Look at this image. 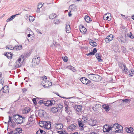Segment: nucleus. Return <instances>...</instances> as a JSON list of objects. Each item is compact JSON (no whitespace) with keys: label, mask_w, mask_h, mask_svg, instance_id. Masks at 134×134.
I'll use <instances>...</instances> for the list:
<instances>
[{"label":"nucleus","mask_w":134,"mask_h":134,"mask_svg":"<svg viewBox=\"0 0 134 134\" xmlns=\"http://www.w3.org/2000/svg\"><path fill=\"white\" fill-rule=\"evenodd\" d=\"M16 131H17L18 133H20L22 132V130L21 128H18L16 129Z\"/></svg>","instance_id":"37"},{"label":"nucleus","mask_w":134,"mask_h":134,"mask_svg":"<svg viewBox=\"0 0 134 134\" xmlns=\"http://www.w3.org/2000/svg\"><path fill=\"white\" fill-rule=\"evenodd\" d=\"M13 131L12 130L10 132H8V133H7V134H13Z\"/></svg>","instance_id":"62"},{"label":"nucleus","mask_w":134,"mask_h":134,"mask_svg":"<svg viewBox=\"0 0 134 134\" xmlns=\"http://www.w3.org/2000/svg\"><path fill=\"white\" fill-rule=\"evenodd\" d=\"M32 100L34 104L35 105H36L37 104L36 99V98H34L32 99Z\"/></svg>","instance_id":"47"},{"label":"nucleus","mask_w":134,"mask_h":134,"mask_svg":"<svg viewBox=\"0 0 134 134\" xmlns=\"http://www.w3.org/2000/svg\"><path fill=\"white\" fill-rule=\"evenodd\" d=\"M24 60V56L23 55H20L18 60L15 63V67L18 68L21 66V65Z\"/></svg>","instance_id":"3"},{"label":"nucleus","mask_w":134,"mask_h":134,"mask_svg":"<svg viewBox=\"0 0 134 134\" xmlns=\"http://www.w3.org/2000/svg\"><path fill=\"white\" fill-rule=\"evenodd\" d=\"M50 110L51 112L53 113H56L59 110V109L58 107H52L50 109Z\"/></svg>","instance_id":"16"},{"label":"nucleus","mask_w":134,"mask_h":134,"mask_svg":"<svg viewBox=\"0 0 134 134\" xmlns=\"http://www.w3.org/2000/svg\"><path fill=\"white\" fill-rule=\"evenodd\" d=\"M45 112L44 110L40 109L38 111V113L39 116L41 117H44V114L45 113Z\"/></svg>","instance_id":"11"},{"label":"nucleus","mask_w":134,"mask_h":134,"mask_svg":"<svg viewBox=\"0 0 134 134\" xmlns=\"http://www.w3.org/2000/svg\"><path fill=\"white\" fill-rule=\"evenodd\" d=\"M82 106L81 105H75L74 107V109L76 111V113L78 114L81 111Z\"/></svg>","instance_id":"7"},{"label":"nucleus","mask_w":134,"mask_h":134,"mask_svg":"<svg viewBox=\"0 0 134 134\" xmlns=\"http://www.w3.org/2000/svg\"><path fill=\"white\" fill-rule=\"evenodd\" d=\"M90 124L92 126H94L96 125V124L94 123V121L93 119L90 120Z\"/></svg>","instance_id":"33"},{"label":"nucleus","mask_w":134,"mask_h":134,"mask_svg":"<svg viewBox=\"0 0 134 134\" xmlns=\"http://www.w3.org/2000/svg\"><path fill=\"white\" fill-rule=\"evenodd\" d=\"M96 56L99 62H101L103 61V60L101 59L102 56L100 54L98 53H97Z\"/></svg>","instance_id":"15"},{"label":"nucleus","mask_w":134,"mask_h":134,"mask_svg":"<svg viewBox=\"0 0 134 134\" xmlns=\"http://www.w3.org/2000/svg\"><path fill=\"white\" fill-rule=\"evenodd\" d=\"M58 133H59L60 134H62L63 131H58Z\"/></svg>","instance_id":"64"},{"label":"nucleus","mask_w":134,"mask_h":134,"mask_svg":"<svg viewBox=\"0 0 134 134\" xmlns=\"http://www.w3.org/2000/svg\"><path fill=\"white\" fill-rule=\"evenodd\" d=\"M102 107L106 111H109L110 108L109 105L104 104L102 105Z\"/></svg>","instance_id":"21"},{"label":"nucleus","mask_w":134,"mask_h":134,"mask_svg":"<svg viewBox=\"0 0 134 134\" xmlns=\"http://www.w3.org/2000/svg\"><path fill=\"white\" fill-rule=\"evenodd\" d=\"M111 125L110 126H107V128L105 127L103 128V131L106 132H109L111 133V130L113 129Z\"/></svg>","instance_id":"9"},{"label":"nucleus","mask_w":134,"mask_h":134,"mask_svg":"<svg viewBox=\"0 0 134 134\" xmlns=\"http://www.w3.org/2000/svg\"><path fill=\"white\" fill-rule=\"evenodd\" d=\"M76 129V126L73 124H72L68 127V129L69 131H70L75 129Z\"/></svg>","instance_id":"14"},{"label":"nucleus","mask_w":134,"mask_h":134,"mask_svg":"<svg viewBox=\"0 0 134 134\" xmlns=\"http://www.w3.org/2000/svg\"><path fill=\"white\" fill-rule=\"evenodd\" d=\"M71 11H70L68 12V15L69 17L71 16L72 15V14L71 13Z\"/></svg>","instance_id":"59"},{"label":"nucleus","mask_w":134,"mask_h":134,"mask_svg":"<svg viewBox=\"0 0 134 134\" xmlns=\"http://www.w3.org/2000/svg\"><path fill=\"white\" fill-rule=\"evenodd\" d=\"M39 130L40 131V132L41 133V134H46V132L43 130H41V129H39Z\"/></svg>","instance_id":"46"},{"label":"nucleus","mask_w":134,"mask_h":134,"mask_svg":"<svg viewBox=\"0 0 134 134\" xmlns=\"http://www.w3.org/2000/svg\"><path fill=\"white\" fill-rule=\"evenodd\" d=\"M51 83L49 81H47V80H43L41 82V85L44 87H48V84L47 83H50L51 84Z\"/></svg>","instance_id":"12"},{"label":"nucleus","mask_w":134,"mask_h":134,"mask_svg":"<svg viewBox=\"0 0 134 134\" xmlns=\"http://www.w3.org/2000/svg\"><path fill=\"white\" fill-rule=\"evenodd\" d=\"M66 68L72 70V71H74V70H75V69H74V68L71 65L68 66H67Z\"/></svg>","instance_id":"34"},{"label":"nucleus","mask_w":134,"mask_h":134,"mask_svg":"<svg viewBox=\"0 0 134 134\" xmlns=\"http://www.w3.org/2000/svg\"><path fill=\"white\" fill-rule=\"evenodd\" d=\"M4 55L8 59H11L12 57V54L11 53L9 52H5Z\"/></svg>","instance_id":"13"},{"label":"nucleus","mask_w":134,"mask_h":134,"mask_svg":"<svg viewBox=\"0 0 134 134\" xmlns=\"http://www.w3.org/2000/svg\"><path fill=\"white\" fill-rule=\"evenodd\" d=\"M92 109L94 111H97L98 110V109L97 108L95 107V106H94L93 107Z\"/></svg>","instance_id":"58"},{"label":"nucleus","mask_w":134,"mask_h":134,"mask_svg":"<svg viewBox=\"0 0 134 134\" xmlns=\"http://www.w3.org/2000/svg\"><path fill=\"white\" fill-rule=\"evenodd\" d=\"M121 65H122L124 68V69H122V71L124 72L125 74H128V69L126 67L125 65L122 64H121Z\"/></svg>","instance_id":"20"},{"label":"nucleus","mask_w":134,"mask_h":134,"mask_svg":"<svg viewBox=\"0 0 134 134\" xmlns=\"http://www.w3.org/2000/svg\"><path fill=\"white\" fill-rule=\"evenodd\" d=\"M97 52V50L96 48H94L93 49V51L91 52H90L88 53L87 54H86L87 56L89 55H94Z\"/></svg>","instance_id":"17"},{"label":"nucleus","mask_w":134,"mask_h":134,"mask_svg":"<svg viewBox=\"0 0 134 134\" xmlns=\"http://www.w3.org/2000/svg\"><path fill=\"white\" fill-rule=\"evenodd\" d=\"M57 95L61 97V98H65V99H70V98H75V97H69V98H66V97H61V96H60V95L58 94V93H57Z\"/></svg>","instance_id":"45"},{"label":"nucleus","mask_w":134,"mask_h":134,"mask_svg":"<svg viewBox=\"0 0 134 134\" xmlns=\"http://www.w3.org/2000/svg\"><path fill=\"white\" fill-rule=\"evenodd\" d=\"M28 120L33 124L34 122V121L33 119L29 118Z\"/></svg>","instance_id":"55"},{"label":"nucleus","mask_w":134,"mask_h":134,"mask_svg":"<svg viewBox=\"0 0 134 134\" xmlns=\"http://www.w3.org/2000/svg\"><path fill=\"white\" fill-rule=\"evenodd\" d=\"M32 124H33V123H32L31 122L29 121L28 120V121L27 122V123L26 125V126H27V127H30V126L32 125Z\"/></svg>","instance_id":"36"},{"label":"nucleus","mask_w":134,"mask_h":134,"mask_svg":"<svg viewBox=\"0 0 134 134\" xmlns=\"http://www.w3.org/2000/svg\"><path fill=\"white\" fill-rule=\"evenodd\" d=\"M133 129L132 128L130 127V128H127L126 129V131L127 132L131 133L133 131Z\"/></svg>","instance_id":"28"},{"label":"nucleus","mask_w":134,"mask_h":134,"mask_svg":"<svg viewBox=\"0 0 134 134\" xmlns=\"http://www.w3.org/2000/svg\"><path fill=\"white\" fill-rule=\"evenodd\" d=\"M80 30L81 33H85L87 31V30L85 27L83 28H80Z\"/></svg>","instance_id":"30"},{"label":"nucleus","mask_w":134,"mask_h":134,"mask_svg":"<svg viewBox=\"0 0 134 134\" xmlns=\"http://www.w3.org/2000/svg\"><path fill=\"white\" fill-rule=\"evenodd\" d=\"M3 88V85L0 83V91H1Z\"/></svg>","instance_id":"56"},{"label":"nucleus","mask_w":134,"mask_h":134,"mask_svg":"<svg viewBox=\"0 0 134 134\" xmlns=\"http://www.w3.org/2000/svg\"><path fill=\"white\" fill-rule=\"evenodd\" d=\"M49 100L50 102V105L51 106L52 105H54L55 104V102L54 100Z\"/></svg>","instance_id":"44"},{"label":"nucleus","mask_w":134,"mask_h":134,"mask_svg":"<svg viewBox=\"0 0 134 134\" xmlns=\"http://www.w3.org/2000/svg\"><path fill=\"white\" fill-rule=\"evenodd\" d=\"M67 103H66V104H65V103H64V104H65V111H67H67H68V106L67 105V104H66Z\"/></svg>","instance_id":"42"},{"label":"nucleus","mask_w":134,"mask_h":134,"mask_svg":"<svg viewBox=\"0 0 134 134\" xmlns=\"http://www.w3.org/2000/svg\"><path fill=\"white\" fill-rule=\"evenodd\" d=\"M113 35L112 34H110L107 36L105 39V42L107 43H109L113 40Z\"/></svg>","instance_id":"8"},{"label":"nucleus","mask_w":134,"mask_h":134,"mask_svg":"<svg viewBox=\"0 0 134 134\" xmlns=\"http://www.w3.org/2000/svg\"><path fill=\"white\" fill-rule=\"evenodd\" d=\"M36 31L38 33H39L40 34H42L41 32L40 31V30L39 29H37Z\"/></svg>","instance_id":"61"},{"label":"nucleus","mask_w":134,"mask_h":134,"mask_svg":"<svg viewBox=\"0 0 134 134\" xmlns=\"http://www.w3.org/2000/svg\"><path fill=\"white\" fill-rule=\"evenodd\" d=\"M22 90L23 92H25L27 91V89L26 88H24L22 89Z\"/></svg>","instance_id":"63"},{"label":"nucleus","mask_w":134,"mask_h":134,"mask_svg":"<svg viewBox=\"0 0 134 134\" xmlns=\"http://www.w3.org/2000/svg\"><path fill=\"white\" fill-rule=\"evenodd\" d=\"M55 124L56 125V126H55V127L57 129L60 130L63 127V125L61 123L57 124L56 123Z\"/></svg>","instance_id":"18"},{"label":"nucleus","mask_w":134,"mask_h":134,"mask_svg":"<svg viewBox=\"0 0 134 134\" xmlns=\"http://www.w3.org/2000/svg\"><path fill=\"white\" fill-rule=\"evenodd\" d=\"M131 101V100L130 99H123L122 100V103H123V102H125V103H128V102H130Z\"/></svg>","instance_id":"40"},{"label":"nucleus","mask_w":134,"mask_h":134,"mask_svg":"<svg viewBox=\"0 0 134 134\" xmlns=\"http://www.w3.org/2000/svg\"><path fill=\"white\" fill-rule=\"evenodd\" d=\"M66 32L67 33H69L70 32L71 30V28H70V25L69 24H66Z\"/></svg>","instance_id":"22"},{"label":"nucleus","mask_w":134,"mask_h":134,"mask_svg":"<svg viewBox=\"0 0 134 134\" xmlns=\"http://www.w3.org/2000/svg\"><path fill=\"white\" fill-rule=\"evenodd\" d=\"M134 71L132 69L130 70L129 71V76H132L134 74Z\"/></svg>","instance_id":"29"},{"label":"nucleus","mask_w":134,"mask_h":134,"mask_svg":"<svg viewBox=\"0 0 134 134\" xmlns=\"http://www.w3.org/2000/svg\"><path fill=\"white\" fill-rule=\"evenodd\" d=\"M12 121H13V120L11 118L10 116H9V121H8V125L9 124V122H11L12 123Z\"/></svg>","instance_id":"48"},{"label":"nucleus","mask_w":134,"mask_h":134,"mask_svg":"<svg viewBox=\"0 0 134 134\" xmlns=\"http://www.w3.org/2000/svg\"><path fill=\"white\" fill-rule=\"evenodd\" d=\"M77 120L79 126L80 127H81L82 128V129L83 130L84 127H83L84 125V123H83V122L82 121L81 119H78Z\"/></svg>","instance_id":"10"},{"label":"nucleus","mask_w":134,"mask_h":134,"mask_svg":"<svg viewBox=\"0 0 134 134\" xmlns=\"http://www.w3.org/2000/svg\"><path fill=\"white\" fill-rule=\"evenodd\" d=\"M91 19L90 17L86 15L85 17V20L86 22L89 23L91 21Z\"/></svg>","instance_id":"26"},{"label":"nucleus","mask_w":134,"mask_h":134,"mask_svg":"<svg viewBox=\"0 0 134 134\" xmlns=\"http://www.w3.org/2000/svg\"><path fill=\"white\" fill-rule=\"evenodd\" d=\"M50 102L49 100H47L46 102L44 101V105L46 106H51L50 104Z\"/></svg>","instance_id":"32"},{"label":"nucleus","mask_w":134,"mask_h":134,"mask_svg":"<svg viewBox=\"0 0 134 134\" xmlns=\"http://www.w3.org/2000/svg\"><path fill=\"white\" fill-rule=\"evenodd\" d=\"M88 77L90 80L95 81H99L102 79V77L97 74H88Z\"/></svg>","instance_id":"2"},{"label":"nucleus","mask_w":134,"mask_h":134,"mask_svg":"<svg viewBox=\"0 0 134 134\" xmlns=\"http://www.w3.org/2000/svg\"><path fill=\"white\" fill-rule=\"evenodd\" d=\"M12 118L16 123L21 124L23 122V120L25 119V118L19 114H15L13 116Z\"/></svg>","instance_id":"1"},{"label":"nucleus","mask_w":134,"mask_h":134,"mask_svg":"<svg viewBox=\"0 0 134 134\" xmlns=\"http://www.w3.org/2000/svg\"><path fill=\"white\" fill-rule=\"evenodd\" d=\"M49 122H45L44 124H43V126H44V128H47V125H48V124Z\"/></svg>","instance_id":"50"},{"label":"nucleus","mask_w":134,"mask_h":134,"mask_svg":"<svg viewBox=\"0 0 134 134\" xmlns=\"http://www.w3.org/2000/svg\"><path fill=\"white\" fill-rule=\"evenodd\" d=\"M6 48L7 49V48H8V49H11V50H13V49H14V47H12L11 46H7L6 47Z\"/></svg>","instance_id":"54"},{"label":"nucleus","mask_w":134,"mask_h":134,"mask_svg":"<svg viewBox=\"0 0 134 134\" xmlns=\"http://www.w3.org/2000/svg\"><path fill=\"white\" fill-rule=\"evenodd\" d=\"M88 117L87 116H85L83 115L82 116V121L83 122V123H85L88 120Z\"/></svg>","instance_id":"25"},{"label":"nucleus","mask_w":134,"mask_h":134,"mask_svg":"<svg viewBox=\"0 0 134 134\" xmlns=\"http://www.w3.org/2000/svg\"><path fill=\"white\" fill-rule=\"evenodd\" d=\"M59 20L58 19H55L53 23H54L55 24H59V23L60 21H59Z\"/></svg>","instance_id":"35"},{"label":"nucleus","mask_w":134,"mask_h":134,"mask_svg":"<svg viewBox=\"0 0 134 134\" xmlns=\"http://www.w3.org/2000/svg\"><path fill=\"white\" fill-rule=\"evenodd\" d=\"M39 6H40V5H38L37 6V7L38 8L37 9L36 11H37V12L38 13H39L40 12V8H39Z\"/></svg>","instance_id":"57"},{"label":"nucleus","mask_w":134,"mask_h":134,"mask_svg":"<svg viewBox=\"0 0 134 134\" xmlns=\"http://www.w3.org/2000/svg\"><path fill=\"white\" fill-rule=\"evenodd\" d=\"M43 77H44L42 78V80H46L47 79V77L44 76Z\"/></svg>","instance_id":"60"},{"label":"nucleus","mask_w":134,"mask_h":134,"mask_svg":"<svg viewBox=\"0 0 134 134\" xmlns=\"http://www.w3.org/2000/svg\"><path fill=\"white\" fill-rule=\"evenodd\" d=\"M119 124L118 123H115L114 124H111V126L112 127V129L111 130V133H116L118 132L119 130H116V128L119 129L118 127Z\"/></svg>","instance_id":"5"},{"label":"nucleus","mask_w":134,"mask_h":134,"mask_svg":"<svg viewBox=\"0 0 134 134\" xmlns=\"http://www.w3.org/2000/svg\"><path fill=\"white\" fill-rule=\"evenodd\" d=\"M15 16L16 15H13L11 16L9 18H8V19H7L6 21L7 22H8L9 21L13 19H14Z\"/></svg>","instance_id":"31"},{"label":"nucleus","mask_w":134,"mask_h":134,"mask_svg":"<svg viewBox=\"0 0 134 134\" xmlns=\"http://www.w3.org/2000/svg\"><path fill=\"white\" fill-rule=\"evenodd\" d=\"M8 88L7 86H5L4 87H3V88L2 89L3 91V93H7L9 92V91L8 90Z\"/></svg>","instance_id":"23"},{"label":"nucleus","mask_w":134,"mask_h":134,"mask_svg":"<svg viewBox=\"0 0 134 134\" xmlns=\"http://www.w3.org/2000/svg\"><path fill=\"white\" fill-rule=\"evenodd\" d=\"M128 36L131 38L132 39L134 38V36L132 35V33L130 32L127 34Z\"/></svg>","instance_id":"38"},{"label":"nucleus","mask_w":134,"mask_h":134,"mask_svg":"<svg viewBox=\"0 0 134 134\" xmlns=\"http://www.w3.org/2000/svg\"><path fill=\"white\" fill-rule=\"evenodd\" d=\"M121 49L122 52L124 53H126V48L124 46L121 47Z\"/></svg>","instance_id":"43"},{"label":"nucleus","mask_w":134,"mask_h":134,"mask_svg":"<svg viewBox=\"0 0 134 134\" xmlns=\"http://www.w3.org/2000/svg\"><path fill=\"white\" fill-rule=\"evenodd\" d=\"M22 49L21 45H16L14 47V49L16 50H19Z\"/></svg>","instance_id":"24"},{"label":"nucleus","mask_w":134,"mask_h":134,"mask_svg":"<svg viewBox=\"0 0 134 134\" xmlns=\"http://www.w3.org/2000/svg\"><path fill=\"white\" fill-rule=\"evenodd\" d=\"M44 100H39L38 102V104H40V105L42 104H44Z\"/></svg>","instance_id":"51"},{"label":"nucleus","mask_w":134,"mask_h":134,"mask_svg":"<svg viewBox=\"0 0 134 134\" xmlns=\"http://www.w3.org/2000/svg\"><path fill=\"white\" fill-rule=\"evenodd\" d=\"M57 16V15L53 13L50 15L49 18L50 19H53Z\"/></svg>","instance_id":"27"},{"label":"nucleus","mask_w":134,"mask_h":134,"mask_svg":"<svg viewBox=\"0 0 134 134\" xmlns=\"http://www.w3.org/2000/svg\"><path fill=\"white\" fill-rule=\"evenodd\" d=\"M29 20L30 22H32L34 20V18L32 16H29Z\"/></svg>","instance_id":"41"},{"label":"nucleus","mask_w":134,"mask_h":134,"mask_svg":"<svg viewBox=\"0 0 134 134\" xmlns=\"http://www.w3.org/2000/svg\"><path fill=\"white\" fill-rule=\"evenodd\" d=\"M89 42L90 44L93 47H95L96 46L97 44L96 42H94L91 39L89 40Z\"/></svg>","instance_id":"19"},{"label":"nucleus","mask_w":134,"mask_h":134,"mask_svg":"<svg viewBox=\"0 0 134 134\" xmlns=\"http://www.w3.org/2000/svg\"><path fill=\"white\" fill-rule=\"evenodd\" d=\"M58 105V108L59 109L60 108V109H62L63 107V105L62 104H59L57 105Z\"/></svg>","instance_id":"49"},{"label":"nucleus","mask_w":134,"mask_h":134,"mask_svg":"<svg viewBox=\"0 0 134 134\" xmlns=\"http://www.w3.org/2000/svg\"><path fill=\"white\" fill-rule=\"evenodd\" d=\"M40 57L35 56L32 59V63L35 65H38L40 63Z\"/></svg>","instance_id":"6"},{"label":"nucleus","mask_w":134,"mask_h":134,"mask_svg":"<svg viewBox=\"0 0 134 134\" xmlns=\"http://www.w3.org/2000/svg\"><path fill=\"white\" fill-rule=\"evenodd\" d=\"M95 107H96L98 109V108H99L101 107V105L100 104H96L95 105Z\"/></svg>","instance_id":"53"},{"label":"nucleus","mask_w":134,"mask_h":134,"mask_svg":"<svg viewBox=\"0 0 134 134\" xmlns=\"http://www.w3.org/2000/svg\"><path fill=\"white\" fill-rule=\"evenodd\" d=\"M80 81L83 84H86L88 86H90L91 85V81L85 77H82L80 79Z\"/></svg>","instance_id":"4"},{"label":"nucleus","mask_w":134,"mask_h":134,"mask_svg":"<svg viewBox=\"0 0 134 134\" xmlns=\"http://www.w3.org/2000/svg\"><path fill=\"white\" fill-rule=\"evenodd\" d=\"M63 59L64 62H67L68 60V58L66 56L64 57V58Z\"/></svg>","instance_id":"52"},{"label":"nucleus","mask_w":134,"mask_h":134,"mask_svg":"<svg viewBox=\"0 0 134 134\" xmlns=\"http://www.w3.org/2000/svg\"><path fill=\"white\" fill-rule=\"evenodd\" d=\"M48 122H49L48 124V125H47V128H46V129L47 130H50L51 129V122L49 121H48Z\"/></svg>","instance_id":"39"}]
</instances>
